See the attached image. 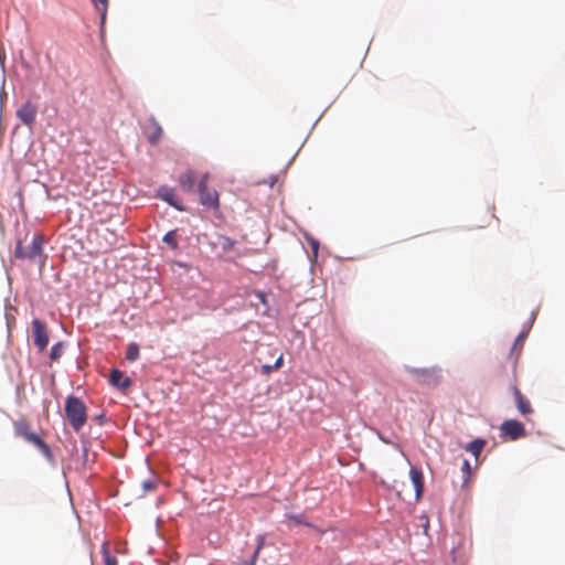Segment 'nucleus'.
Here are the masks:
<instances>
[{"label": "nucleus", "mask_w": 565, "mask_h": 565, "mask_svg": "<svg viewBox=\"0 0 565 565\" xmlns=\"http://www.w3.org/2000/svg\"><path fill=\"white\" fill-rule=\"evenodd\" d=\"M44 243L45 238L41 234H35L26 247L22 245L21 241H18L14 248V256L17 258H25L32 263L43 265L45 258L43 254Z\"/></svg>", "instance_id": "obj_1"}, {"label": "nucleus", "mask_w": 565, "mask_h": 565, "mask_svg": "<svg viewBox=\"0 0 565 565\" xmlns=\"http://www.w3.org/2000/svg\"><path fill=\"white\" fill-rule=\"evenodd\" d=\"M85 404L76 396L71 395L65 401V415L75 431H79L87 420Z\"/></svg>", "instance_id": "obj_2"}, {"label": "nucleus", "mask_w": 565, "mask_h": 565, "mask_svg": "<svg viewBox=\"0 0 565 565\" xmlns=\"http://www.w3.org/2000/svg\"><path fill=\"white\" fill-rule=\"evenodd\" d=\"M207 174H205L199 182L200 202L206 207L216 209L218 206V194L215 190L206 188Z\"/></svg>", "instance_id": "obj_3"}, {"label": "nucleus", "mask_w": 565, "mask_h": 565, "mask_svg": "<svg viewBox=\"0 0 565 565\" xmlns=\"http://www.w3.org/2000/svg\"><path fill=\"white\" fill-rule=\"evenodd\" d=\"M500 430L503 436L509 437L511 440H516L526 435L524 425L516 419H507L501 426Z\"/></svg>", "instance_id": "obj_4"}, {"label": "nucleus", "mask_w": 565, "mask_h": 565, "mask_svg": "<svg viewBox=\"0 0 565 565\" xmlns=\"http://www.w3.org/2000/svg\"><path fill=\"white\" fill-rule=\"evenodd\" d=\"M32 333L34 344L38 347V350L42 352L49 344V332L46 326L40 319H34L32 321Z\"/></svg>", "instance_id": "obj_5"}, {"label": "nucleus", "mask_w": 565, "mask_h": 565, "mask_svg": "<svg viewBox=\"0 0 565 565\" xmlns=\"http://www.w3.org/2000/svg\"><path fill=\"white\" fill-rule=\"evenodd\" d=\"M511 390L518 412L524 417L532 415L534 409L529 398L522 394L516 385H513Z\"/></svg>", "instance_id": "obj_6"}, {"label": "nucleus", "mask_w": 565, "mask_h": 565, "mask_svg": "<svg viewBox=\"0 0 565 565\" xmlns=\"http://www.w3.org/2000/svg\"><path fill=\"white\" fill-rule=\"evenodd\" d=\"M411 374L422 384H436L438 382V372L435 369H411Z\"/></svg>", "instance_id": "obj_7"}, {"label": "nucleus", "mask_w": 565, "mask_h": 565, "mask_svg": "<svg viewBox=\"0 0 565 565\" xmlns=\"http://www.w3.org/2000/svg\"><path fill=\"white\" fill-rule=\"evenodd\" d=\"M23 439L25 441L34 445L35 447H38L40 449V451L42 452V455L49 461H53V454H52L51 448L38 434L30 431L24 436Z\"/></svg>", "instance_id": "obj_8"}, {"label": "nucleus", "mask_w": 565, "mask_h": 565, "mask_svg": "<svg viewBox=\"0 0 565 565\" xmlns=\"http://www.w3.org/2000/svg\"><path fill=\"white\" fill-rule=\"evenodd\" d=\"M17 116L23 124L31 126L36 118V107L28 102L18 109Z\"/></svg>", "instance_id": "obj_9"}, {"label": "nucleus", "mask_w": 565, "mask_h": 565, "mask_svg": "<svg viewBox=\"0 0 565 565\" xmlns=\"http://www.w3.org/2000/svg\"><path fill=\"white\" fill-rule=\"evenodd\" d=\"M409 476L415 488V498L418 501L422 498L424 491L423 472L419 469L412 467L409 470Z\"/></svg>", "instance_id": "obj_10"}, {"label": "nucleus", "mask_w": 565, "mask_h": 565, "mask_svg": "<svg viewBox=\"0 0 565 565\" xmlns=\"http://www.w3.org/2000/svg\"><path fill=\"white\" fill-rule=\"evenodd\" d=\"M158 196L175 207L179 211H184V207L175 200L174 190L168 186H161L158 189Z\"/></svg>", "instance_id": "obj_11"}, {"label": "nucleus", "mask_w": 565, "mask_h": 565, "mask_svg": "<svg viewBox=\"0 0 565 565\" xmlns=\"http://www.w3.org/2000/svg\"><path fill=\"white\" fill-rule=\"evenodd\" d=\"M109 382L111 385L127 390L131 385V380L127 376H124V373L117 369H114L109 375Z\"/></svg>", "instance_id": "obj_12"}, {"label": "nucleus", "mask_w": 565, "mask_h": 565, "mask_svg": "<svg viewBox=\"0 0 565 565\" xmlns=\"http://www.w3.org/2000/svg\"><path fill=\"white\" fill-rule=\"evenodd\" d=\"M148 129L150 130L148 134V140L150 143L156 145L162 136V128L153 118H151L149 120Z\"/></svg>", "instance_id": "obj_13"}, {"label": "nucleus", "mask_w": 565, "mask_h": 565, "mask_svg": "<svg viewBox=\"0 0 565 565\" xmlns=\"http://www.w3.org/2000/svg\"><path fill=\"white\" fill-rule=\"evenodd\" d=\"M179 183L184 191L191 192L193 190L194 183H195L194 172L191 170H188L184 173H182L179 177Z\"/></svg>", "instance_id": "obj_14"}, {"label": "nucleus", "mask_w": 565, "mask_h": 565, "mask_svg": "<svg viewBox=\"0 0 565 565\" xmlns=\"http://www.w3.org/2000/svg\"><path fill=\"white\" fill-rule=\"evenodd\" d=\"M486 446V440L484 439H475L472 440L471 443H469L465 449L467 451H469L470 454H472L476 458L479 457V455L481 454L482 449L484 448Z\"/></svg>", "instance_id": "obj_15"}, {"label": "nucleus", "mask_w": 565, "mask_h": 565, "mask_svg": "<svg viewBox=\"0 0 565 565\" xmlns=\"http://www.w3.org/2000/svg\"><path fill=\"white\" fill-rule=\"evenodd\" d=\"M90 1L94 4L95 9L100 13L102 23H104L106 20V15H107L109 0H90Z\"/></svg>", "instance_id": "obj_16"}, {"label": "nucleus", "mask_w": 565, "mask_h": 565, "mask_svg": "<svg viewBox=\"0 0 565 565\" xmlns=\"http://www.w3.org/2000/svg\"><path fill=\"white\" fill-rule=\"evenodd\" d=\"M30 431V425L26 420L20 419L14 422V434L18 437L24 438V436Z\"/></svg>", "instance_id": "obj_17"}, {"label": "nucleus", "mask_w": 565, "mask_h": 565, "mask_svg": "<svg viewBox=\"0 0 565 565\" xmlns=\"http://www.w3.org/2000/svg\"><path fill=\"white\" fill-rule=\"evenodd\" d=\"M139 355H140L139 345L137 343H130L127 347L126 359L129 362H134L139 359Z\"/></svg>", "instance_id": "obj_18"}, {"label": "nucleus", "mask_w": 565, "mask_h": 565, "mask_svg": "<svg viewBox=\"0 0 565 565\" xmlns=\"http://www.w3.org/2000/svg\"><path fill=\"white\" fill-rule=\"evenodd\" d=\"M102 553L104 556L105 565H117V559L115 556L109 554L108 544L106 542L102 546Z\"/></svg>", "instance_id": "obj_19"}, {"label": "nucleus", "mask_w": 565, "mask_h": 565, "mask_svg": "<svg viewBox=\"0 0 565 565\" xmlns=\"http://www.w3.org/2000/svg\"><path fill=\"white\" fill-rule=\"evenodd\" d=\"M163 242L168 244L172 249L178 248L177 232L170 231L163 236Z\"/></svg>", "instance_id": "obj_20"}, {"label": "nucleus", "mask_w": 565, "mask_h": 565, "mask_svg": "<svg viewBox=\"0 0 565 565\" xmlns=\"http://www.w3.org/2000/svg\"><path fill=\"white\" fill-rule=\"evenodd\" d=\"M526 335H527V333H526V332H521V333L516 337V339H515V341H514V344H513V348H512V350H511V354H513L516 350H518L516 355H519V354H520V352H521V350H522V348H523V343H524V340H525Z\"/></svg>", "instance_id": "obj_21"}, {"label": "nucleus", "mask_w": 565, "mask_h": 565, "mask_svg": "<svg viewBox=\"0 0 565 565\" xmlns=\"http://www.w3.org/2000/svg\"><path fill=\"white\" fill-rule=\"evenodd\" d=\"M62 353H63V344H62V342H57L51 348L50 359L52 361H57L61 358Z\"/></svg>", "instance_id": "obj_22"}, {"label": "nucleus", "mask_w": 565, "mask_h": 565, "mask_svg": "<svg viewBox=\"0 0 565 565\" xmlns=\"http://www.w3.org/2000/svg\"><path fill=\"white\" fill-rule=\"evenodd\" d=\"M264 545H265V536L264 535H258L257 536V547H256V550L253 553V558L254 559H257V557L259 555V552H260V550L263 548Z\"/></svg>", "instance_id": "obj_23"}, {"label": "nucleus", "mask_w": 565, "mask_h": 565, "mask_svg": "<svg viewBox=\"0 0 565 565\" xmlns=\"http://www.w3.org/2000/svg\"><path fill=\"white\" fill-rule=\"evenodd\" d=\"M274 370H276V369L273 367L271 364H264L262 366V373L265 374V375H269Z\"/></svg>", "instance_id": "obj_24"}, {"label": "nucleus", "mask_w": 565, "mask_h": 565, "mask_svg": "<svg viewBox=\"0 0 565 565\" xmlns=\"http://www.w3.org/2000/svg\"><path fill=\"white\" fill-rule=\"evenodd\" d=\"M142 488L146 490V491H152L156 489V483L152 482V481H145L142 482Z\"/></svg>", "instance_id": "obj_25"}, {"label": "nucleus", "mask_w": 565, "mask_h": 565, "mask_svg": "<svg viewBox=\"0 0 565 565\" xmlns=\"http://www.w3.org/2000/svg\"><path fill=\"white\" fill-rule=\"evenodd\" d=\"M282 363H284V355L280 354L276 362L273 364V367H275L276 370H279L281 366H282Z\"/></svg>", "instance_id": "obj_26"}, {"label": "nucleus", "mask_w": 565, "mask_h": 565, "mask_svg": "<svg viewBox=\"0 0 565 565\" xmlns=\"http://www.w3.org/2000/svg\"><path fill=\"white\" fill-rule=\"evenodd\" d=\"M462 470L465 471V473L467 476L470 475V471H471V467H470V463L468 460H465L463 463H462Z\"/></svg>", "instance_id": "obj_27"}, {"label": "nucleus", "mask_w": 565, "mask_h": 565, "mask_svg": "<svg viewBox=\"0 0 565 565\" xmlns=\"http://www.w3.org/2000/svg\"><path fill=\"white\" fill-rule=\"evenodd\" d=\"M257 559H254L253 557L250 558V561H245V562H242L239 565H255Z\"/></svg>", "instance_id": "obj_28"}, {"label": "nucleus", "mask_w": 565, "mask_h": 565, "mask_svg": "<svg viewBox=\"0 0 565 565\" xmlns=\"http://www.w3.org/2000/svg\"><path fill=\"white\" fill-rule=\"evenodd\" d=\"M291 519H292V520H295L297 523H301V521L299 520V518L292 516Z\"/></svg>", "instance_id": "obj_29"}, {"label": "nucleus", "mask_w": 565, "mask_h": 565, "mask_svg": "<svg viewBox=\"0 0 565 565\" xmlns=\"http://www.w3.org/2000/svg\"><path fill=\"white\" fill-rule=\"evenodd\" d=\"M108 248H109L108 246L104 247V248H103V252H107V250H108Z\"/></svg>", "instance_id": "obj_30"}]
</instances>
